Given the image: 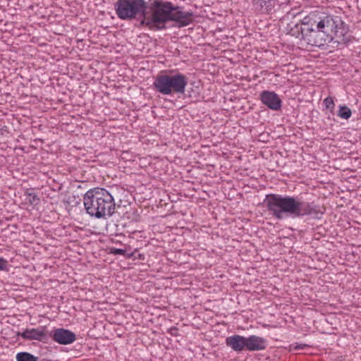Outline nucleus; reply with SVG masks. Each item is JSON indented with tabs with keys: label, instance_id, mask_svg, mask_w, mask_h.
Returning a JSON list of instances; mask_svg holds the SVG:
<instances>
[{
	"label": "nucleus",
	"instance_id": "f257e3e1",
	"mask_svg": "<svg viewBox=\"0 0 361 361\" xmlns=\"http://www.w3.org/2000/svg\"><path fill=\"white\" fill-rule=\"evenodd\" d=\"M263 203L269 214L277 220L306 216L321 219L324 215L319 205L314 202L302 201L299 196L270 193L266 195Z\"/></svg>",
	"mask_w": 361,
	"mask_h": 361
},
{
	"label": "nucleus",
	"instance_id": "f03ea898",
	"mask_svg": "<svg viewBox=\"0 0 361 361\" xmlns=\"http://www.w3.org/2000/svg\"><path fill=\"white\" fill-rule=\"evenodd\" d=\"M147 15L140 20L139 27H147L152 31L167 28L166 24L173 21L178 27L188 26L192 22V11H183V7L164 0H148Z\"/></svg>",
	"mask_w": 361,
	"mask_h": 361
},
{
	"label": "nucleus",
	"instance_id": "7ed1b4c3",
	"mask_svg": "<svg viewBox=\"0 0 361 361\" xmlns=\"http://www.w3.org/2000/svg\"><path fill=\"white\" fill-rule=\"evenodd\" d=\"M86 212L97 219H106L116 212V207L112 195L105 188H94L83 196ZM120 206L117 207V209Z\"/></svg>",
	"mask_w": 361,
	"mask_h": 361
},
{
	"label": "nucleus",
	"instance_id": "20e7f679",
	"mask_svg": "<svg viewBox=\"0 0 361 361\" xmlns=\"http://www.w3.org/2000/svg\"><path fill=\"white\" fill-rule=\"evenodd\" d=\"M188 83V77L179 72L174 74H159L154 78L153 87L163 95L183 94Z\"/></svg>",
	"mask_w": 361,
	"mask_h": 361
},
{
	"label": "nucleus",
	"instance_id": "39448f33",
	"mask_svg": "<svg viewBox=\"0 0 361 361\" xmlns=\"http://www.w3.org/2000/svg\"><path fill=\"white\" fill-rule=\"evenodd\" d=\"M147 3L145 0H117L114 10L117 17L126 21L141 20L147 15Z\"/></svg>",
	"mask_w": 361,
	"mask_h": 361
},
{
	"label": "nucleus",
	"instance_id": "423d86ee",
	"mask_svg": "<svg viewBox=\"0 0 361 361\" xmlns=\"http://www.w3.org/2000/svg\"><path fill=\"white\" fill-rule=\"evenodd\" d=\"M312 21H315L314 25L319 27L331 42H334L338 35V29L343 25V21L340 16L330 14L315 16L312 18Z\"/></svg>",
	"mask_w": 361,
	"mask_h": 361
},
{
	"label": "nucleus",
	"instance_id": "0eeeda50",
	"mask_svg": "<svg viewBox=\"0 0 361 361\" xmlns=\"http://www.w3.org/2000/svg\"><path fill=\"white\" fill-rule=\"evenodd\" d=\"M306 27L303 29V31L307 32L305 33V41L311 46L321 47L324 46L326 44L332 42L329 37H326L325 34H323L322 31L314 25L315 21H312V18L306 16Z\"/></svg>",
	"mask_w": 361,
	"mask_h": 361
},
{
	"label": "nucleus",
	"instance_id": "6e6552de",
	"mask_svg": "<svg viewBox=\"0 0 361 361\" xmlns=\"http://www.w3.org/2000/svg\"><path fill=\"white\" fill-rule=\"evenodd\" d=\"M16 336L22 337L24 340H35L39 342H45L49 337L46 326H39L37 328L32 329L27 328L23 332H17Z\"/></svg>",
	"mask_w": 361,
	"mask_h": 361
},
{
	"label": "nucleus",
	"instance_id": "1a4fd4ad",
	"mask_svg": "<svg viewBox=\"0 0 361 361\" xmlns=\"http://www.w3.org/2000/svg\"><path fill=\"white\" fill-rule=\"evenodd\" d=\"M49 336L61 345H68L76 340V335L73 331L63 328H54Z\"/></svg>",
	"mask_w": 361,
	"mask_h": 361
},
{
	"label": "nucleus",
	"instance_id": "9d476101",
	"mask_svg": "<svg viewBox=\"0 0 361 361\" xmlns=\"http://www.w3.org/2000/svg\"><path fill=\"white\" fill-rule=\"evenodd\" d=\"M260 100L263 104L272 111H279L282 106V100L273 91L264 90L260 93Z\"/></svg>",
	"mask_w": 361,
	"mask_h": 361
},
{
	"label": "nucleus",
	"instance_id": "9b49d317",
	"mask_svg": "<svg viewBox=\"0 0 361 361\" xmlns=\"http://www.w3.org/2000/svg\"><path fill=\"white\" fill-rule=\"evenodd\" d=\"M246 351H260L264 350L268 345V341L266 338L256 335H250L245 337Z\"/></svg>",
	"mask_w": 361,
	"mask_h": 361
},
{
	"label": "nucleus",
	"instance_id": "f8f14e48",
	"mask_svg": "<svg viewBox=\"0 0 361 361\" xmlns=\"http://www.w3.org/2000/svg\"><path fill=\"white\" fill-rule=\"evenodd\" d=\"M227 347L238 353L246 351L245 336L234 334L228 336L225 340Z\"/></svg>",
	"mask_w": 361,
	"mask_h": 361
},
{
	"label": "nucleus",
	"instance_id": "ddd939ff",
	"mask_svg": "<svg viewBox=\"0 0 361 361\" xmlns=\"http://www.w3.org/2000/svg\"><path fill=\"white\" fill-rule=\"evenodd\" d=\"M255 9L262 13H271L275 11V6L279 0H252Z\"/></svg>",
	"mask_w": 361,
	"mask_h": 361
},
{
	"label": "nucleus",
	"instance_id": "4468645a",
	"mask_svg": "<svg viewBox=\"0 0 361 361\" xmlns=\"http://www.w3.org/2000/svg\"><path fill=\"white\" fill-rule=\"evenodd\" d=\"M348 25L343 22V25L340 26V27L338 29V35L336 36V37L340 38L341 40H334L333 42L337 43L338 44H343L347 46L353 38L351 35H348Z\"/></svg>",
	"mask_w": 361,
	"mask_h": 361
},
{
	"label": "nucleus",
	"instance_id": "2eb2a0df",
	"mask_svg": "<svg viewBox=\"0 0 361 361\" xmlns=\"http://www.w3.org/2000/svg\"><path fill=\"white\" fill-rule=\"evenodd\" d=\"M306 20V17H305L302 22L300 23H296L294 25L293 27H291L290 30H289V33L296 37V38H300L301 39H305V33H307V32L305 31H303V29L305 27H306V23H307V20Z\"/></svg>",
	"mask_w": 361,
	"mask_h": 361
},
{
	"label": "nucleus",
	"instance_id": "dca6fc26",
	"mask_svg": "<svg viewBox=\"0 0 361 361\" xmlns=\"http://www.w3.org/2000/svg\"><path fill=\"white\" fill-rule=\"evenodd\" d=\"M16 361H38L39 358L28 352H19L16 355Z\"/></svg>",
	"mask_w": 361,
	"mask_h": 361
},
{
	"label": "nucleus",
	"instance_id": "f3484780",
	"mask_svg": "<svg viewBox=\"0 0 361 361\" xmlns=\"http://www.w3.org/2000/svg\"><path fill=\"white\" fill-rule=\"evenodd\" d=\"M337 116L341 118L348 120L352 116V111L346 105H341L339 106Z\"/></svg>",
	"mask_w": 361,
	"mask_h": 361
},
{
	"label": "nucleus",
	"instance_id": "a211bd4d",
	"mask_svg": "<svg viewBox=\"0 0 361 361\" xmlns=\"http://www.w3.org/2000/svg\"><path fill=\"white\" fill-rule=\"evenodd\" d=\"M109 253L114 255H122L126 258H131L133 256V252H128L126 249L109 247Z\"/></svg>",
	"mask_w": 361,
	"mask_h": 361
},
{
	"label": "nucleus",
	"instance_id": "6ab92c4d",
	"mask_svg": "<svg viewBox=\"0 0 361 361\" xmlns=\"http://www.w3.org/2000/svg\"><path fill=\"white\" fill-rule=\"evenodd\" d=\"M28 197V202L31 205L37 206L40 203V199L37 193L26 192Z\"/></svg>",
	"mask_w": 361,
	"mask_h": 361
},
{
	"label": "nucleus",
	"instance_id": "aec40b11",
	"mask_svg": "<svg viewBox=\"0 0 361 361\" xmlns=\"http://www.w3.org/2000/svg\"><path fill=\"white\" fill-rule=\"evenodd\" d=\"M323 104L326 109H329L331 114H334L335 103L333 97H327L324 99Z\"/></svg>",
	"mask_w": 361,
	"mask_h": 361
},
{
	"label": "nucleus",
	"instance_id": "412c9836",
	"mask_svg": "<svg viewBox=\"0 0 361 361\" xmlns=\"http://www.w3.org/2000/svg\"><path fill=\"white\" fill-rule=\"evenodd\" d=\"M111 235L110 241L116 244H121L122 239L125 238L123 234L118 233H115V234H111Z\"/></svg>",
	"mask_w": 361,
	"mask_h": 361
},
{
	"label": "nucleus",
	"instance_id": "4be33fe9",
	"mask_svg": "<svg viewBox=\"0 0 361 361\" xmlns=\"http://www.w3.org/2000/svg\"><path fill=\"white\" fill-rule=\"evenodd\" d=\"M7 265L8 261L3 257H0V271H8Z\"/></svg>",
	"mask_w": 361,
	"mask_h": 361
},
{
	"label": "nucleus",
	"instance_id": "5701e85b",
	"mask_svg": "<svg viewBox=\"0 0 361 361\" xmlns=\"http://www.w3.org/2000/svg\"><path fill=\"white\" fill-rule=\"evenodd\" d=\"M178 328L175 327V326H173V327H171L169 329V333L172 335V336H178Z\"/></svg>",
	"mask_w": 361,
	"mask_h": 361
},
{
	"label": "nucleus",
	"instance_id": "b1692460",
	"mask_svg": "<svg viewBox=\"0 0 361 361\" xmlns=\"http://www.w3.org/2000/svg\"><path fill=\"white\" fill-rule=\"evenodd\" d=\"M309 345H307V344H298L295 347V349H298V350H301V349H305L306 348H307Z\"/></svg>",
	"mask_w": 361,
	"mask_h": 361
}]
</instances>
